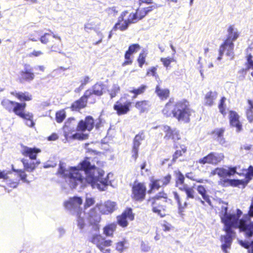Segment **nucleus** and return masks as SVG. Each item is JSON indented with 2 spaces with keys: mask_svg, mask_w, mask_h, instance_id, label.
<instances>
[{
  "mask_svg": "<svg viewBox=\"0 0 253 253\" xmlns=\"http://www.w3.org/2000/svg\"><path fill=\"white\" fill-rule=\"evenodd\" d=\"M58 172L68 179L72 188L80 189L90 185L93 188H97L100 191L107 189L111 184L109 179L113 176L112 173H109L106 177L103 178L104 171L91 165L89 158L84 159L78 167H70L68 169L64 168L60 164Z\"/></svg>",
  "mask_w": 253,
  "mask_h": 253,
  "instance_id": "obj_1",
  "label": "nucleus"
},
{
  "mask_svg": "<svg viewBox=\"0 0 253 253\" xmlns=\"http://www.w3.org/2000/svg\"><path fill=\"white\" fill-rule=\"evenodd\" d=\"M94 120L91 116L86 117L84 120L80 121L77 125L73 118L70 119L67 121L63 127L64 135L67 140L68 138L73 139L84 140L87 138L88 134L81 132H76L70 135L76 130L78 131H90L94 127Z\"/></svg>",
  "mask_w": 253,
  "mask_h": 253,
  "instance_id": "obj_2",
  "label": "nucleus"
},
{
  "mask_svg": "<svg viewBox=\"0 0 253 253\" xmlns=\"http://www.w3.org/2000/svg\"><path fill=\"white\" fill-rule=\"evenodd\" d=\"M162 112L167 117L172 115L179 122L188 123L193 111L189 108V102L186 100L177 102L175 104L169 101L166 104Z\"/></svg>",
  "mask_w": 253,
  "mask_h": 253,
  "instance_id": "obj_3",
  "label": "nucleus"
},
{
  "mask_svg": "<svg viewBox=\"0 0 253 253\" xmlns=\"http://www.w3.org/2000/svg\"><path fill=\"white\" fill-rule=\"evenodd\" d=\"M227 38L224 42L220 46L219 50V56L217 57L218 60H220L221 56L226 52V55L231 59L234 56V43L233 42L236 41L239 37V32L237 28L233 25H230L227 29Z\"/></svg>",
  "mask_w": 253,
  "mask_h": 253,
  "instance_id": "obj_4",
  "label": "nucleus"
},
{
  "mask_svg": "<svg viewBox=\"0 0 253 253\" xmlns=\"http://www.w3.org/2000/svg\"><path fill=\"white\" fill-rule=\"evenodd\" d=\"M83 200L80 197L75 196L64 202V205L66 210L73 214H77L78 216V226L82 229L84 228V220L83 215L85 214V211H82L80 206L82 204Z\"/></svg>",
  "mask_w": 253,
  "mask_h": 253,
  "instance_id": "obj_5",
  "label": "nucleus"
},
{
  "mask_svg": "<svg viewBox=\"0 0 253 253\" xmlns=\"http://www.w3.org/2000/svg\"><path fill=\"white\" fill-rule=\"evenodd\" d=\"M181 191H184L186 195V201L183 204L181 203L180 197L178 193L176 192H172L173 197L178 205L179 212H181L183 211V209L186 207L188 202L190 199H196L197 198L196 192L194 190V187H189L187 185L182 189Z\"/></svg>",
  "mask_w": 253,
  "mask_h": 253,
  "instance_id": "obj_6",
  "label": "nucleus"
},
{
  "mask_svg": "<svg viewBox=\"0 0 253 253\" xmlns=\"http://www.w3.org/2000/svg\"><path fill=\"white\" fill-rule=\"evenodd\" d=\"M2 107L9 112H13L18 116L22 115V111H24L26 106L25 103H18L4 98L1 102Z\"/></svg>",
  "mask_w": 253,
  "mask_h": 253,
  "instance_id": "obj_7",
  "label": "nucleus"
},
{
  "mask_svg": "<svg viewBox=\"0 0 253 253\" xmlns=\"http://www.w3.org/2000/svg\"><path fill=\"white\" fill-rule=\"evenodd\" d=\"M151 130H157L158 132H160L161 135H162V131L165 133L164 139L168 141L172 139L174 142L180 139V135L178 130L176 129H172L170 126L167 125L159 126L152 127Z\"/></svg>",
  "mask_w": 253,
  "mask_h": 253,
  "instance_id": "obj_8",
  "label": "nucleus"
},
{
  "mask_svg": "<svg viewBox=\"0 0 253 253\" xmlns=\"http://www.w3.org/2000/svg\"><path fill=\"white\" fill-rule=\"evenodd\" d=\"M127 14L128 12L126 10L121 13V15L118 17L117 22L113 28V30L117 31L119 30L121 31H124L128 28L130 24L135 23L132 20L133 18H131L129 15L127 19H125V17Z\"/></svg>",
  "mask_w": 253,
  "mask_h": 253,
  "instance_id": "obj_9",
  "label": "nucleus"
},
{
  "mask_svg": "<svg viewBox=\"0 0 253 253\" xmlns=\"http://www.w3.org/2000/svg\"><path fill=\"white\" fill-rule=\"evenodd\" d=\"M52 35L48 33H45L40 38V41L43 44H47L53 39H55V42L53 44L49 45V48L52 51H58L60 50L59 44L61 43V39L59 36L52 33Z\"/></svg>",
  "mask_w": 253,
  "mask_h": 253,
  "instance_id": "obj_10",
  "label": "nucleus"
},
{
  "mask_svg": "<svg viewBox=\"0 0 253 253\" xmlns=\"http://www.w3.org/2000/svg\"><path fill=\"white\" fill-rule=\"evenodd\" d=\"M167 198L166 194L164 193H160L159 195L149 200V203H151L152 207V211L154 212L157 213L160 217H163L166 215V212L162 206L159 205L158 201L161 198L166 199Z\"/></svg>",
  "mask_w": 253,
  "mask_h": 253,
  "instance_id": "obj_11",
  "label": "nucleus"
},
{
  "mask_svg": "<svg viewBox=\"0 0 253 253\" xmlns=\"http://www.w3.org/2000/svg\"><path fill=\"white\" fill-rule=\"evenodd\" d=\"M146 188L142 183L135 182L132 187V198L137 201H143L145 197Z\"/></svg>",
  "mask_w": 253,
  "mask_h": 253,
  "instance_id": "obj_12",
  "label": "nucleus"
},
{
  "mask_svg": "<svg viewBox=\"0 0 253 253\" xmlns=\"http://www.w3.org/2000/svg\"><path fill=\"white\" fill-rule=\"evenodd\" d=\"M224 158V155L222 153L211 152L207 156L200 159L199 163L201 164H210L216 165L220 163Z\"/></svg>",
  "mask_w": 253,
  "mask_h": 253,
  "instance_id": "obj_13",
  "label": "nucleus"
},
{
  "mask_svg": "<svg viewBox=\"0 0 253 253\" xmlns=\"http://www.w3.org/2000/svg\"><path fill=\"white\" fill-rule=\"evenodd\" d=\"M159 6L156 4H153L147 7H138L135 13H130V17L133 18L132 20L134 23H136L139 20L144 18L146 15L153 9L157 8Z\"/></svg>",
  "mask_w": 253,
  "mask_h": 253,
  "instance_id": "obj_14",
  "label": "nucleus"
},
{
  "mask_svg": "<svg viewBox=\"0 0 253 253\" xmlns=\"http://www.w3.org/2000/svg\"><path fill=\"white\" fill-rule=\"evenodd\" d=\"M84 220V226L85 225L84 217L87 219L90 224L93 225L95 230H98L99 227L98 223L101 220V217L99 213H97L95 209H91L87 214L85 212V214L83 215Z\"/></svg>",
  "mask_w": 253,
  "mask_h": 253,
  "instance_id": "obj_15",
  "label": "nucleus"
},
{
  "mask_svg": "<svg viewBox=\"0 0 253 253\" xmlns=\"http://www.w3.org/2000/svg\"><path fill=\"white\" fill-rule=\"evenodd\" d=\"M252 177H253V168L250 166L249 169L247 176H246L244 179L237 180L227 179H225L224 182L232 186H239L242 185L244 187L245 185L247 184Z\"/></svg>",
  "mask_w": 253,
  "mask_h": 253,
  "instance_id": "obj_16",
  "label": "nucleus"
},
{
  "mask_svg": "<svg viewBox=\"0 0 253 253\" xmlns=\"http://www.w3.org/2000/svg\"><path fill=\"white\" fill-rule=\"evenodd\" d=\"M236 167H228V169L223 168H217L211 171V175H218L220 177L225 178L230 177L235 173H238Z\"/></svg>",
  "mask_w": 253,
  "mask_h": 253,
  "instance_id": "obj_17",
  "label": "nucleus"
},
{
  "mask_svg": "<svg viewBox=\"0 0 253 253\" xmlns=\"http://www.w3.org/2000/svg\"><path fill=\"white\" fill-rule=\"evenodd\" d=\"M89 241L96 245L97 247L102 252L106 247L111 246V240H105L99 234H95L90 238Z\"/></svg>",
  "mask_w": 253,
  "mask_h": 253,
  "instance_id": "obj_18",
  "label": "nucleus"
},
{
  "mask_svg": "<svg viewBox=\"0 0 253 253\" xmlns=\"http://www.w3.org/2000/svg\"><path fill=\"white\" fill-rule=\"evenodd\" d=\"M35 78V74L33 69L29 65L26 64L24 68L20 72L19 80L21 83L24 82H30Z\"/></svg>",
  "mask_w": 253,
  "mask_h": 253,
  "instance_id": "obj_19",
  "label": "nucleus"
},
{
  "mask_svg": "<svg viewBox=\"0 0 253 253\" xmlns=\"http://www.w3.org/2000/svg\"><path fill=\"white\" fill-rule=\"evenodd\" d=\"M131 103V102L130 101H127L125 102L118 101L114 104L113 108L117 112V114L119 116L125 115L130 111Z\"/></svg>",
  "mask_w": 253,
  "mask_h": 253,
  "instance_id": "obj_20",
  "label": "nucleus"
},
{
  "mask_svg": "<svg viewBox=\"0 0 253 253\" xmlns=\"http://www.w3.org/2000/svg\"><path fill=\"white\" fill-rule=\"evenodd\" d=\"M145 137V132L144 131H141L135 135L133 140V145L132 150V157L135 160L138 157V152L139 147Z\"/></svg>",
  "mask_w": 253,
  "mask_h": 253,
  "instance_id": "obj_21",
  "label": "nucleus"
},
{
  "mask_svg": "<svg viewBox=\"0 0 253 253\" xmlns=\"http://www.w3.org/2000/svg\"><path fill=\"white\" fill-rule=\"evenodd\" d=\"M134 218V215L132 214L131 209H128L125 211L122 214L117 217V221L118 224L123 227L127 226V220H132Z\"/></svg>",
  "mask_w": 253,
  "mask_h": 253,
  "instance_id": "obj_22",
  "label": "nucleus"
},
{
  "mask_svg": "<svg viewBox=\"0 0 253 253\" xmlns=\"http://www.w3.org/2000/svg\"><path fill=\"white\" fill-rule=\"evenodd\" d=\"M92 93L91 90H87L83 97L72 104L71 106L72 110H77L84 108L86 106L87 99L91 97Z\"/></svg>",
  "mask_w": 253,
  "mask_h": 253,
  "instance_id": "obj_23",
  "label": "nucleus"
},
{
  "mask_svg": "<svg viewBox=\"0 0 253 253\" xmlns=\"http://www.w3.org/2000/svg\"><path fill=\"white\" fill-rule=\"evenodd\" d=\"M13 173L10 171L0 170V179H3L7 185L12 188H16L18 185L19 180H12L10 179Z\"/></svg>",
  "mask_w": 253,
  "mask_h": 253,
  "instance_id": "obj_24",
  "label": "nucleus"
},
{
  "mask_svg": "<svg viewBox=\"0 0 253 253\" xmlns=\"http://www.w3.org/2000/svg\"><path fill=\"white\" fill-rule=\"evenodd\" d=\"M116 204L114 202L107 201L104 204L99 205L98 209L100 212L105 214H108L113 212L116 209Z\"/></svg>",
  "mask_w": 253,
  "mask_h": 253,
  "instance_id": "obj_25",
  "label": "nucleus"
},
{
  "mask_svg": "<svg viewBox=\"0 0 253 253\" xmlns=\"http://www.w3.org/2000/svg\"><path fill=\"white\" fill-rule=\"evenodd\" d=\"M239 115L234 111H230L229 114L230 123L232 126L236 128V131L239 132L242 129V125L239 121Z\"/></svg>",
  "mask_w": 253,
  "mask_h": 253,
  "instance_id": "obj_26",
  "label": "nucleus"
},
{
  "mask_svg": "<svg viewBox=\"0 0 253 253\" xmlns=\"http://www.w3.org/2000/svg\"><path fill=\"white\" fill-rule=\"evenodd\" d=\"M40 152L41 150L39 149L29 148L26 146L23 147L22 149V154L25 156L29 157L32 160H36L37 154Z\"/></svg>",
  "mask_w": 253,
  "mask_h": 253,
  "instance_id": "obj_27",
  "label": "nucleus"
},
{
  "mask_svg": "<svg viewBox=\"0 0 253 253\" xmlns=\"http://www.w3.org/2000/svg\"><path fill=\"white\" fill-rule=\"evenodd\" d=\"M100 24V21L98 19H95L88 21L87 23L84 24V28L87 32L89 30H93L97 33V32H99Z\"/></svg>",
  "mask_w": 253,
  "mask_h": 253,
  "instance_id": "obj_28",
  "label": "nucleus"
},
{
  "mask_svg": "<svg viewBox=\"0 0 253 253\" xmlns=\"http://www.w3.org/2000/svg\"><path fill=\"white\" fill-rule=\"evenodd\" d=\"M21 162L23 164L24 170L28 172L33 171L36 169L37 166L40 163L39 161H37L36 163L34 162H29V160L25 159H23L21 160Z\"/></svg>",
  "mask_w": 253,
  "mask_h": 253,
  "instance_id": "obj_29",
  "label": "nucleus"
},
{
  "mask_svg": "<svg viewBox=\"0 0 253 253\" xmlns=\"http://www.w3.org/2000/svg\"><path fill=\"white\" fill-rule=\"evenodd\" d=\"M217 96V93L215 91H210L205 95L204 103L208 106H212L214 100Z\"/></svg>",
  "mask_w": 253,
  "mask_h": 253,
  "instance_id": "obj_30",
  "label": "nucleus"
},
{
  "mask_svg": "<svg viewBox=\"0 0 253 253\" xmlns=\"http://www.w3.org/2000/svg\"><path fill=\"white\" fill-rule=\"evenodd\" d=\"M106 86L104 84L101 82L97 83L93 87L92 91V95L93 94L97 96H100L103 94V91L105 90Z\"/></svg>",
  "mask_w": 253,
  "mask_h": 253,
  "instance_id": "obj_31",
  "label": "nucleus"
},
{
  "mask_svg": "<svg viewBox=\"0 0 253 253\" xmlns=\"http://www.w3.org/2000/svg\"><path fill=\"white\" fill-rule=\"evenodd\" d=\"M11 94L15 96L20 101H30L32 99V95L28 92H11Z\"/></svg>",
  "mask_w": 253,
  "mask_h": 253,
  "instance_id": "obj_32",
  "label": "nucleus"
},
{
  "mask_svg": "<svg viewBox=\"0 0 253 253\" xmlns=\"http://www.w3.org/2000/svg\"><path fill=\"white\" fill-rule=\"evenodd\" d=\"M224 132V129L223 128L216 129L213 132L214 138L221 145H224L225 143V140L223 137Z\"/></svg>",
  "mask_w": 253,
  "mask_h": 253,
  "instance_id": "obj_33",
  "label": "nucleus"
},
{
  "mask_svg": "<svg viewBox=\"0 0 253 253\" xmlns=\"http://www.w3.org/2000/svg\"><path fill=\"white\" fill-rule=\"evenodd\" d=\"M22 115L19 117L26 120V125L29 127H33L35 125L33 120V115L29 112H25L24 111H22Z\"/></svg>",
  "mask_w": 253,
  "mask_h": 253,
  "instance_id": "obj_34",
  "label": "nucleus"
},
{
  "mask_svg": "<svg viewBox=\"0 0 253 253\" xmlns=\"http://www.w3.org/2000/svg\"><path fill=\"white\" fill-rule=\"evenodd\" d=\"M184 179L185 177L184 175L180 171H178L177 173H176V186L180 190L187 186V184H184Z\"/></svg>",
  "mask_w": 253,
  "mask_h": 253,
  "instance_id": "obj_35",
  "label": "nucleus"
},
{
  "mask_svg": "<svg viewBox=\"0 0 253 253\" xmlns=\"http://www.w3.org/2000/svg\"><path fill=\"white\" fill-rule=\"evenodd\" d=\"M155 92L157 95L162 99H167L169 94V91L167 88H162L159 85H157Z\"/></svg>",
  "mask_w": 253,
  "mask_h": 253,
  "instance_id": "obj_36",
  "label": "nucleus"
},
{
  "mask_svg": "<svg viewBox=\"0 0 253 253\" xmlns=\"http://www.w3.org/2000/svg\"><path fill=\"white\" fill-rule=\"evenodd\" d=\"M140 47L138 44H132L130 45L129 47L128 50H127L125 55V59H128L130 57V55L136 52L138 50H139Z\"/></svg>",
  "mask_w": 253,
  "mask_h": 253,
  "instance_id": "obj_37",
  "label": "nucleus"
},
{
  "mask_svg": "<svg viewBox=\"0 0 253 253\" xmlns=\"http://www.w3.org/2000/svg\"><path fill=\"white\" fill-rule=\"evenodd\" d=\"M135 106L139 110L140 112L142 113L148 109L149 107V104L147 101L143 100L137 101L135 103Z\"/></svg>",
  "mask_w": 253,
  "mask_h": 253,
  "instance_id": "obj_38",
  "label": "nucleus"
},
{
  "mask_svg": "<svg viewBox=\"0 0 253 253\" xmlns=\"http://www.w3.org/2000/svg\"><path fill=\"white\" fill-rule=\"evenodd\" d=\"M248 106L246 109V115L248 120L250 123L253 122V103L250 100H248Z\"/></svg>",
  "mask_w": 253,
  "mask_h": 253,
  "instance_id": "obj_39",
  "label": "nucleus"
},
{
  "mask_svg": "<svg viewBox=\"0 0 253 253\" xmlns=\"http://www.w3.org/2000/svg\"><path fill=\"white\" fill-rule=\"evenodd\" d=\"M161 181L159 179H152L150 183V189L148 191L149 193H151L155 190H157L162 187Z\"/></svg>",
  "mask_w": 253,
  "mask_h": 253,
  "instance_id": "obj_40",
  "label": "nucleus"
},
{
  "mask_svg": "<svg viewBox=\"0 0 253 253\" xmlns=\"http://www.w3.org/2000/svg\"><path fill=\"white\" fill-rule=\"evenodd\" d=\"M197 190L198 193L202 195L204 201L209 205H211V201L209 199V196L207 194V191L205 188L203 186L199 185L197 188Z\"/></svg>",
  "mask_w": 253,
  "mask_h": 253,
  "instance_id": "obj_41",
  "label": "nucleus"
},
{
  "mask_svg": "<svg viewBox=\"0 0 253 253\" xmlns=\"http://www.w3.org/2000/svg\"><path fill=\"white\" fill-rule=\"evenodd\" d=\"M117 224L115 223H111L106 226L104 229V233L107 236H112L113 232L115 231Z\"/></svg>",
  "mask_w": 253,
  "mask_h": 253,
  "instance_id": "obj_42",
  "label": "nucleus"
},
{
  "mask_svg": "<svg viewBox=\"0 0 253 253\" xmlns=\"http://www.w3.org/2000/svg\"><path fill=\"white\" fill-rule=\"evenodd\" d=\"M128 248V243L126 240L120 241L116 244V249L120 253H123Z\"/></svg>",
  "mask_w": 253,
  "mask_h": 253,
  "instance_id": "obj_43",
  "label": "nucleus"
},
{
  "mask_svg": "<svg viewBox=\"0 0 253 253\" xmlns=\"http://www.w3.org/2000/svg\"><path fill=\"white\" fill-rule=\"evenodd\" d=\"M186 152V148L184 146H181L180 149L177 150L173 156V161H175L176 160L183 155Z\"/></svg>",
  "mask_w": 253,
  "mask_h": 253,
  "instance_id": "obj_44",
  "label": "nucleus"
},
{
  "mask_svg": "<svg viewBox=\"0 0 253 253\" xmlns=\"http://www.w3.org/2000/svg\"><path fill=\"white\" fill-rule=\"evenodd\" d=\"M12 170L14 171H16L18 172V176H19L20 179L23 181L24 182L29 183V181L27 179V175L25 173L24 170L20 169V170H16L14 168H12Z\"/></svg>",
  "mask_w": 253,
  "mask_h": 253,
  "instance_id": "obj_45",
  "label": "nucleus"
},
{
  "mask_svg": "<svg viewBox=\"0 0 253 253\" xmlns=\"http://www.w3.org/2000/svg\"><path fill=\"white\" fill-rule=\"evenodd\" d=\"M120 90V86L117 84H114L109 90V93L111 98L115 97Z\"/></svg>",
  "mask_w": 253,
  "mask_h": 253,
  "instance_id": "obj_46",
  "label": "nucleus"
},
{
  "mask_svg": "<svg viewBox=\"0 0 253 253\" xmlns=\"http://www.w3.org/2000/svg\"><path fill=\"white\" fill-rule=\"evenodd\" d=\"M161 61L163 63L164 66L168 68L170 63L172 62H174L175 60L173 58L167 57V58H161Z\"/></svg>",
  "mask_w": 253,
  "mask_h": 253,
  "instance_id": "obj_47",
  "label": "nucleus"
},
{
  "mask_svg": "<svg viewBox=\"0 0 253 253\" xmlns=\"http://www.w3.org/2000/svg\"><path fill=\"white\" fill-rule=\"evenodd\" d=\"M65 118V112L64 111H60L56 114V120L58 123H61Z\"/></svg>",
  "mask_w": 253,
  "mask_h": 253,
  "instance_id": "obj_48",
  "label": "nucleus"
},
{
  "mask_svg": "<svg viewBox=\"0 0 253 253\" xmlns=\"http://www.w3.org/2000/svg\"><path fill=\"white\" fill-rule=\"evenodd\" d=\"M146 56V54L145 53L144 51H143L140 53L137 61L140 67H142V65L145 63Z\"/></svg>",
  "mask_w": 253,
  "mask_h": 253,
  "instance_id": "obj_49",
  "label": "nucleus"
},
{
  "mask_svg": "<svg viewBox=\"0 0 253 253\" xmlns=\"http://www.w3.org/2000/svg\"><path fill=\"white\" fill-rule=\"evenodd\" d=\"M89 81H90V78L88 76L83 77L80 81L81 84L78 89H82L83 88L85 84H86L88 83H89ZM77 89H76L75 91H77Z\"/></svg>",
  "mask_w": 253,
  "mask_h": 253,
  "instance_id": "obj_50",
  "label": "nucleus"
},
{
  "mask_svg": "<svg viewBox=\"0 0 253 253\" xmlns=\"http://www.w3.org/2000/svg\"><path fill=\"white\" fill-rule=\"evenodd\" d=\"M146 88V86L145 85H142L138 88L130 90L129 92L136 95H139L144 92Z\"/></svg>",
  "mask_w": 253,
  "mask_h": 253,
  "instance_id": "obj_51",
  "label": "nucleus"
},
{
  "mask_svg": "<svg viewBox=\"0 0 253 253\" xmlns=\"http://www.w3.org/2000/svg\"><path fill=\"white\" fill-rule=\"evenodd\" d=\"M170 179L171 176L168 174L167 176H165L164 177L159 179V180L161 181L162 186H163L167 185L168 184H169L170 181Z\"/></svg>",
  "mask_w": 253,
  "mask_h": 253,
  "instance_id": "obj_52",
  "label": "nucleus"
},
{
  "mask_svg": "<svg viewBox=\"0 0 253 253\" xmlns=\"http://www.w3.org/2000/svg\"><path fill=\"white\" fill-rule=\"evenodd\" d=\"M239 244L243 247L248 249L251 247H253V240L251 242L248 241H240Z\"/></svg>",
  "mask_w": 253,
  "mask_h": 253,
  "instance_id": "obj_53",
  "label": "nucleus"
},
{
  "mask_svg": "<svg viewBox=\"0 0 253 253\" xmlns=\"http://www.w3.org/2000/svg\"><path fill=\"white\" fill-rule=\"evenodd\" d=\"M198 64L199 65L200 72L202 77H203V73L205 71V68L207 66L204 65L203 62L202 61V58L199 57Z\"/></svg>",
  "mask_w": 253,
  "mask_h": 253,
  "instance_id": "obj_54",
  "label": "nucleus"
},
{
  "mask_svg": "<svg viewBox=\"0 0 253 253\" xmlns=\"http://www.w3.org/2000/svg\"><path fill=\"white\" fill-rule=\"evenodd\" d=\"M94 200L92 198L86 197L84 204V208L86 210L87 208L89 207L94 203Z\"/></svg>",
  "mask_w": 253,
  "mask_h": 253,
  "instance_id": "obj_55",
  "label": "nucleus"
},
{
  "mask_svg": "<svg viewBox=\"0 0 253 253\" xmlns=\"http://www.w3.org/2000/svg\"><path fill=\"white\" fill-rule=\"evenodd\" d=\"M42 54L43 52L42 51L34 50L28 54V56L30 57H39L42 55Z\"/></svg>",
  "mask_w": 253,
  "mask_h": 253,
  "instance_id": "obj_56",
  "label": "nucleus"
},
{
  "mask_svg": "<svg viewBox=\"0 0 253 253\" xmlns=\"http://www.w3.org/2000/svg\"><path fill=\"white\" fill-rule=\"evenodd\" d=\"M225 100H226V99L225 97H222L220 100V104L218 106L220 112L223 115L225 114V109H224V107H223L224 103L225 101Z\"/></svg>",
  "mask_w": 253,
  "mask_h": 253,
  "instance_id": "obj_57",
  "label": "nucleus"
},
{
  "mask_svg": "<svg viewBox=\"0 0 253 253\" xmlns=\"http://www.w3.org/2000/svg\"><path fill=\"white\" fill-rule=\"evenodd\" d=\"M141 249L143 251L148 252L150 250V248L147 243L142 241L141 244Z\"/></svg>",
  "mask_w": 253,
  "mask_h": 253,
  "instance_id": "obj_58",
  "label": "nucleus"
},
{
  "mask_svg": "<svg viewBox=\"0 0 253 253\" xmlns=\"http://www.w3.org/2000/svg\"><path fill=\"white\" fill-rule=\"evenodd\" d=\"M251 57V56L248 57V68L253 70V61L252 60ZM251 75L253 76V72H252Z\"/></svg>",
  "mask_w": 253,
  "mask_h": 253,
  "instance_id": "obj_59",
  "label": "nucleus"
},
{
  "mask_svg": "<svg viewBox=\"0 0 253 253\" xmlns=\"http://www.w3.org/2000/svg\"><path fill=\"white\" fill-rule=\"evenodd\" d=\"M107 10L109 14H115L118 12L116 7H109Z\"/></svg>",
  "mask_w": 253,
  "mask_h": 253,
  "instance_id": "obj_60",
  "label": "nucleus"
},
{
  "mask_svg": "<svg viewBox=\"0 0 253 253\" xmlns=\"http://www.w3.org/2000/svg\"><path fill=\"white\" fill-rule=\"evenodd\" d=\"M57 232L59 234V237H62L65 233V230L63 227H59L57 228Z\"/></svg>",
  "mask_w": 253,
  "mask_h": 253,
  "instance_id": "obj_61",
  "label": "nucleus"
},
{
  "mask_svg": "<svg viewBox=\"0 0 253 253\" xmlns=\"http://www.w3.org/2000/svg\"><path fill=\"white\" fill-rule=\"evenodd\" d=\"M156 68L155 67L151 68L147 71V75L155 76L156 74Z\"/></svg>",
  "mask_w": 253,
  "mask_h": 253,
  "instance_id": "obj_62",
  "label": "nucleus"
},
{
  "mask_svg": "<svg viewBox=\"0 0 253 253\" xmlns=\"http://www.w3.org/2000/svg\"><path fill=\"white\" fill-rule=\"evenodd\" d=\"M58 138V136L57 134L56 133H52L51 135H50L48 137V140L49 141H54L57 139Z\"/></svg>",
  "mask_w": 253,
  "mask_h": 253,
  "instance_id": "obj_63",
  "label": "nucleus"
},
{
  "mask_svg": "<svg viewBox=\"0 0 253 253\" xmlns=\"http://www.w3.org/2000/svg\"><path fill=\"white\" fill-rule=\"evenodd\" d=\"M163 230L165 231H168L170 230V225L169 224H164L162 225Z\"/></svg>",
  "mask_w": 253,
  "mask_h": 253,
  "instance_id": "obj_64",
  "label": "nucleus"
}]
</instances>
